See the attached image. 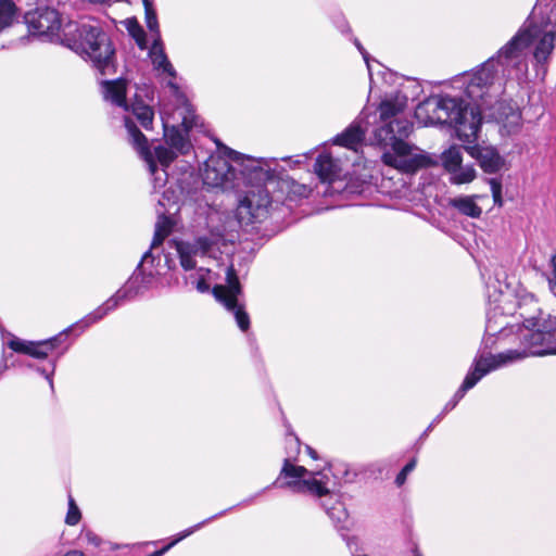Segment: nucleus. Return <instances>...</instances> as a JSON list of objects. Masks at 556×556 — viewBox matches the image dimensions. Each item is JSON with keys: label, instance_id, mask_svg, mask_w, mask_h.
Listing matches in <instances>:
<instances>
[{"label": "nucleus", "instance_id": "obj_42", "mask_svg": "<svg viewBox=\"0 0 556 556\" xmlns=\"http://www.w3.org/2000/svg\"><path fill=\"white\" fill-rule=\"evenodd\" d=\"M444 418V415L443 414H439L432 421L431 424L427 427V429L422 432V434L420 435V440L425 439L428 437L429 432L432 431V429L434 428L435 425H438L442 419Z\"/></svg>", "mask_w": 556, "mask_h": 556}, {"label": "nucleus", "instance_id": "obj_27", "mask_svg": "<svg viewBox=\"0 0 556 556\" xmlns=\"http://www.w3.org/2000/svg\"><path fill=\"white\" fill-rule=\"evenodd\" d=\"M451 174V182L455 185L468 184L476 177V170L472 165H459Z\"/></svg>", "mask_w": 556, "mask_h": 556}, {"label": "nucleus", "instance_id": "obj_5", "mask_svg": "<svg viewBox=\"0 0 556 556\" xmlns=\"http://www.w3.org/2000/svg\"><path fill=\"white\" fill-rule=\"evenodd\" d=\"M287 430L286 451L287 457L280 470V477L289 478L285 484L294 493L308 494L318 500L320 507L326 511L332 520L334 527L344 530L343 522L348 519V511L344 504L340 501L339 495L331 492L327 486L328 479L321 472L309 471L304 466H296L291 463L295 459L294 455L300 452V440L293 433L291 425L285 419Z\"/></svg>", "mask_w": 556, "mask_h": 556}, {"label": "nucleus", "instance_id": "obj_21", "mask_svg": "<svg viewBox=\"0 0 556 556\" xmlns=\"http://www.w3.org/2000/svg\"><path fill=\"white\" fill-rule=\"evenodd\" d=\"M227 510H222L208 518H206L205 520L184 530L182 532H180L177 538L172 541L169 544H167L166 546L162 547L161 549H157L153 553H151L149 556H163L168 549H170L176 543H178L179 541H181L182 539L189 536L190 534H192L194 531L201 529L203 526H205L206 523L219 518V517H223L224 514L226 513Z\"/></svg>", "mask_w": 556, "mask_h": 556}, {"label": "nucleus", "instance_id": "obj_6", "mask_svg": "<svg viewBox=\"0 0 556 556\" xmlns=\"http://www.w3.org/2000/svg\"><path fill=\"white\" fill-rule=\"evenodd\" d=\"M63 46L89 61L101 75L116 73L115 48L100 25L68 22Z\"/></svg>", "mask_w": 556, "mask_h": 556}, {"label": "nucleus", "instance_id": "obj_14", "mask_svg": "<svg viewBox=\"0 0 556 556\" xmlns=\"http://www.w3.org/2000/svg\"><path fill=\"white\" fill-rule=\"evenodd\" d=\"M186 111L187 115L182 117L180 126H168L167 122L163 119L164 137L167 146L181 155L191 151L192 143L189 139V131L199 126V116L194 114L193 109L187 105Z\"/></svg>", "mask_w": 556, "mask_h": 556}, {"label": "nucleus", "instance_id": "obj_33", "mask_svg": "<svg viewBox=\"0 0 556 556\" xmlns=\"http://www.w3.org/2000/svg\"><path fill=\"white\" fill-rule=\"evenodd\" d=\"M489 184H490V187H491L494 204L497 205V206H502L503 205V197H502V181H501V179H498V178H491L489 180Z\"/></svg>", "mask_w": 556, "mask_h": 556}, {"label": "nucleus", "instance_id": "obj_10", "mask_svg": "<svg viewBox=\"0 0 556 556\" xmlns=\"http://www.w3.org/2000/svg\"><path fill=\"white\" fill-rule=\"evenodd\" d=\"M217 147L219 154L211 155L204 164L203 184L212 188L239 191L237 166L227 155L225 146L217 142Z\"/></svg>", "mask_w": 556, "mask_h": 556}, {"label": "nucleus", "instance_id": "obj_40", "mask_svg": "<svg viewBox=\"0 0 556 556\" xmlns=\"http://www.w3.org/2000/svg\"><path fill=\"white\" fill-rule=\"evenodd\" d=\"M175 78H172L167 81V87L170 89L173 96H175L177 99H185L184 93L180 90V87L178 84L174 80Z\"/></svg>", "mask_w": 556, "mask_h": 556}, {"label": "nucleus", "instance_id": "obj_11", "mask_svg": "<svg viewBox=\"0 0 556 556\" xmlns=\"http://www.w3.org/2000/svg\"><path fill=\"white\" fill-rule=\"evenodd\" d=\"M29 34L42 41L60 42L63 45L66 25L62 27L60 13L49 7H39L24 16Z\"/></svg>", "mask_w": 556, "mask_h": 556}, {"label": "nucleus", "instance_id": "obj_34", "mask_svg": "<svg viewBox=\"0 0 556 556\" xmlns=\"http://www.w3.org/2000/svg\"><path fill=\"white\" fill-rule=\"evenodd\" d=\"M351 40L353 41L354 46L356 47V49L359 51V53L362 54L366 65H367V70H368V73H369V76L371 77L372 73H371V65H370V61H371V58L369 55V53L366 51V49L363 47V45L361 43V41L356 38V37H352Z\"/></svg>", "mask_w": 556, "mask_h": 556}, {"label": "nucleus", "instance_id": "obj_17", "mask_svg": "<svg viewBox=\"0 0 556 556\" xmlns=\"http://www.w3.org/2000/svg\"><path fill=\"white\" fill-rule=\"evenodd\" d=\"M149 58L151 59V63L154 71L159 72L160 74H166L170 78L177 77V72L167 58L161 38H154L152 46L149 50Z\"/></svg>", "mask_w": 556, "mask_h": 556}, {"label": "nucleus", "instance_id": "obj_4", "mask_svg": "<svg viewBox=\"0 0 556 556\" xmlns=\"http://www.w3.org/2000/svg\"><path fill=\"white\" fill-rule=\"evenodd\" d=\"M412 90H399L394 100H384L380 103L378 111L380 119L384 123L374 134V141L384 151L381 155L382 162L404 174H414L419 169L427 168L433 164L431 157L424 153H413V147L405 139L409 136L413 124L406 118L397 117L407 105L408 100H417L421 87L412 79Z\"/></svg>", "mask_w": 556, "mask_h": 556}, {"label": "nucleus", "instance_id": "obj_36", "mask_svg": "<svg viewBox=\"0 0 556 556\" xmlns=\"http://www.w3.org/2000/svg\"><path fill=\"white\" fill-rule=\"evenodd\" d=\"M333 23L336 25V27L342 33V34H350L351 33V27L348 23V21L345 20L344 16L342 15H338L334 17L333 20Z\"/></svg>", "mask_w": 556, "mask_h": 556}, {"label": "nucleus", "instance_id": "obj_19", "mask_svg": "<svg viewBox=\"0 0 556 556\" xmlns=\"http://www.w3.org/2000/svg\"><path fill=\"white\" fill-rule=\"evenodd\" d=\"M450 205L456 208L463 215L471 218H479L482 208L476 203L475 197L462 195L450 200Z\"/></svg>", "mask_w": 556, "mask_h": 556}, {"label": "nucleus", "instance_id": "obj_20", "mask_svg": "<svg viewBox=\"0 0 556 556\" xmlns=\"http://www.w3.org/2000/svg\"><path fill=\"white\" fill-rule=\"evenodd\" d=\"M130 111L141 127L151 130L154 119V110L152 106L144 104L142 101H136L131 104Z\"/></svg>", "mask_w": 556, "mask_h": 556}, {"label": "nucleus", "instance_id": "obj_43", "mask_svg": "<svg viewBox=\"0 0 556 556\" xmlns=\"http://www.w3.org/2000/svg\"><path fill=\"white\" fill-rule=\"evenodd\" d=\"M306 451L312 458H314V459L318 458L316 451L313 447H311L309 445L306 446Z\"/></svg>", "mask_w": 556, "mask_h": 556}, {"label": "nucleus", "instance_id": "obj_32", "mask_svg": "<svg viewBox=\"0 0 556 556\" xmlns=\"http://www.w3.org/2000/svg\"><path fill=\"white\" fill-rule=\"evenodd\" d=\"M416 464L417 458L414 457L401 469L395 477V484L397 486H402L406 482L407 476L415 469Z\"/></svg>", "mask_w": 556, "mask_h": 556}, {"label": "nucleus", "instance_id": "obj_46", "mask_svg": "<svg viewBox=\"0 0 556 556\" xmlns=\"http://www.w3.org/2000/svg\"><path fill=\"white\" fill-rule=\"evenodd\" d=\"M88 1L91 3H96V4H103V3H109L111 0H88Z\"/></svg>", "mask_w": 556, "mask_h": 556}, {"label": "nucleus", "instance_id": "obj_37", "mask_svg": "<svg viewBox=\"0 0 556 556\" xmlns=\"http://www.w3.org/2000/svg\"><path fill=\"white\" fill-rule=\"evenodd\" d=\"M552 275L548 277V287L553 294L556 296V255L552 257Z\"/></svg>", "mask_w": 556, "mask_h": 556}, {"label": "nucleus", "instance_id": "obj_44", "mask_svg": "<svg viewBox=\"0 0 556 556\" xmlns=\"http://www.w3.org/2000/svg\"><path fill=\"white\" fill-rule=\"evenodd\" d=\"M342 538L346 541L349 548L352 551V543L355 542V538H348L344 533H341Z\"/></svg>", "mask_w": 556, "mask_h": 556}, {"label": "nucleus", "instance_id": "obj_41", "mask_svg": "<svg viewBox=\"0 0 556 556\" xmlns=\"http://www.w3.org/2000/svg\"><path fill=\"white\" fill-rule=\"evenodd\" d=\"M13 357V354H4L2 355V358H1V362H0V376L10 367V366H14L15 363L14 362H11V364H9V361Z\"/></svg>", "mask_w": 556, "mask_h": 556}, {"label": "nucleus", "instance_id": "obj_38", "mask_svg": "<svg viewBox=\"0 0 556 556\" xmlns=\"http://www.w3.org/2000/svg\"><path fill=\"white\" fill-rule=\"evenodd\" d=\"M167 236H168V233L161 232L160 230H154L151 247L148 251H151L152 249L160 247Z\"/></svg>", "mask_w": 556, "mask_h": 556}, {"label": "nucleus", "instance_id": "obj_13", "mask_svg": "<svg viewBox=\"0 0 556 556\" xmlns=\"http://www.w3.org/2000/svg\"><path fill=\"white\" fill-rule=\"evenodd\" d=\"M314 172L323 184H327L323 193L327 197L336 194L361 193L353 185L346 182L342 176L341 162L334 159L329 152H321L314 164Z\"/></svg>", "mask_w": 556, "mask_h": 556}, {"label": "nucleus", "instance_id": "obj_12", "mask_svg": "<svg viewBox=\"0 0 556 556\" xmlns=\"http://www.w3.org/2000/svg\"><path fill=\"white\" fill-rule=\"evenodd\" d=\"M212 292L215 299L222 303L228 312L233 314L240 330H249L250 317L244 306L239 303V295L242 289L233 265L228 266L226 269V285H216L212 289Z\"/></svg>", "mask_w": 556, "mask_h": 556}, {"label": "nucleus", "instance_id": "obj_24", "mask_svg": "<svg viewBox=\"0 0 556 556\" xmlns=\"http://www.w3.org/2000/svg\"><path fill=\"white\" fill-rule=\"evenodd\" d=\"M142 3L144 7V18L148 29L155 35V38H161L157 15L153 7V0H142Z\"/></svg>", "mask_w": 556, "mask_h": 556}, {"label": "nucleus", "instance_id": "obj_1", "mask_svg": "<svg viewBox=\"0 0 556 556\" xmlns=\"http://www.w3.org/2000/svg\"><path fill=\"white\" fill-rule=\"evenodd\" d=\"M556 40L554 26L530 15L518 33L497 53L473 70L464 73L465 94L472 103L448 94L431 97L426 101L433 105L437 123L453 127L457 138L464 143L478 139L482 115L502 125L507 135L520 127L521 114L513 101L495 100L504 92L509 80L521 81L528 73L526 50L534 46L533 59L536 66L544 67L552 54ZM545 72V68H543Z\"/></svg>", "mask_w": 556, "mask_h": 556}, {"label": "nucleus", "instance_id": "obj_35", "mask_svg": "<svg viewBox=\"0 0 556 556\" xmlns=\"http://www.w3.org/2000/svg\"><path fill=\"white\" fill-rule=\"evenodd\" d=\"M154 230H160L161 232H165V233L169 235L170 230H172L170 219L166 215L161 214L155 223Z\"/></svg>", "mask_w": 556, "mask_h": 556}, {"label": "nucleus", "instance_id": "obj_2", "mask_svg": "<svg viewBox=\"0 0 556 556\" xmlns=\"http://www.w3.org/2000/svg\"><path fill=\"white\" fill-rule=\"evenodd\" d=\"M227 155L237 166L240 190H245L244 197L239 201L233 216L227 212L212 210L207 214L208 235L195 237L192 241L180 240L175 242L179 263L185 270L194 269L195 257L216 258L220 247L225 245L228 233L236 231V227L262 223L269 215L271 198L265 184L275 178V159H255L224 147Z\"/></svg>", "mask_w": 556, "mask_h": 556}, {"label": "nucleus", "instance_id": "obj_30", "mask_svg": "<svg viewBox=\"0 0 556 556\" xmlns=\"http://www.w3.org/2000/svg\"><path fill=\"white\" fill-rule=\"evenodd\" d=\"M81 518L80 510L78 506L76 505L74 498L70 495L68 496V510L65 517V522L68 526H75L79 522Z\"/></svg>", "mask_w": 556, "mask_h": 556}, {"label": "nucleus", "instance_id": "obj_23", "mask_svg": "<svg viewBox=\"0 0 556 556\" xmlns=\"http://www.w3.org/2000/svg\"><path fill=\"white\" fill-rule=\"evenodd\" d=\"M125 26L128 34L134 38L139 49H147V34L135 17L127 18Z\"/></svg>", "mask_w": 556, "mask_h": 556}, {"label": "nucleus", "instance_id": "obj_18", "mask_svg": "<svg viewBox=\"0 0 556 556\" xmlns=\"http://www.w3.org/2000/svg\"><path fill=\"white\" fill-rule=\"evenodd\" d=\"M366 130L363 128L362 123L354 121L341 134H338L333 139V143L356 150V148L364 141Z\"/></svg>", "mask_w": 556, "mask_h": 556}, {"label": "nucleus", "instance_id": "obj_3", "mask_svg": "<svg viewBox=\"0 0 556 556\" xmlns=\"http://www.w3.org/2000/svg\"><path fill=\"white\" fill-rule=\"evenodd\" d=\"M521 307V316L525 317V329L521 340L525 350H506L498 354L479 351L460 387L453 397L445 404L441 414L444 416L453 410L465 394L472 389L484 376L501 367L517 363L530 356H544L556 353V320L538 324L534 317Z\"/></svg>", "mask_w": 556, "mask_h": 556}, {"label": "nucleus", "instance_id": "obj_47", "mask_svg": "<svg viewBox=\"0 0 556 556\" xmlns=\"http://www.w3.org/2000/svg\"><path fill=\"white\" fill-rule=\"evenodd\" d=\"M413 556H422L416 548L414 549V555Z\"/></svg>", "mask_w": 556, "mask_h": 556}, {"label": "nucleus", "instance_id": "obj_39", "mask_svg": "<svg viewBox=\"0 0 556 556\" xmlns=\"http://www.w3.org/2000/svg\"><path fill=\"white\" fill-rule=\"evenodd\" d=\"M83 538L91 545L99 546L101 544V538L94 532L87 530L84 532Z\"/></svg>", "mask_w": 556, "mask_h": 556}, {"label": "nucleus", "instance_id": "obj_15", "mask_svg": "<svg viewBox=\"0 0 556 556\" xmlns=\"http://www.w3.org/2000/svg\"><path fill=\"white\" fill-rule=\"evenodd\" d=\"M463 149L478 161L480 167L485 173H497L504 166V159L496 149L492 147H481L477 143V140L472 143H466Z\"/></svg>", "mask_w": 556, "mask_h": 556}, {"label": "nucleus", "instance_id": "obj_9", "mask_svg": "<svg viewBox=\"0 0 556 556\" xmlns=\"http://www.w3.org/2000/svg\"><path fill=\"white\" fill-rule=\"evenodd\" d=\"M76 328H79L80 330L79 333L76 334L79 336L88 327H85L83 319H80L76 324L67 327L66 329L62 330L58 334L47 340L26 341L13 337L8 342V345L13 352L26 354L28 356L39 359L47 358L50 354H52L55 351L56 355L54 358H56L58 361L73 343V340L70 339V333L74 331V329Z\"/></svg>", "mask_w": 556, "mask_h": 556}, {"label": "nucleus", "instance_id": "obj_29", "mask_svg": "<svg viewBox=\"0 0 556 556\" xmlns=\"http://www.w3.org/2000/svg\"><path fill=\"white\" fill-rule=\"evenodd\" d=\"M333 476L336 478L342 479L345 483H351L356 478V472L350 470L348 464H338L333 467Z\"/></svg>", "mask_w": 556, "mask_h": 556}, {"label": "nucleus", "instance_id": "obj_28", "mask_svg": "<svg viewBox=\"0 0 556 556\" xmlns=\"http://www.w3.org/2000/svg\"><path fill=\"white\" fill-rule=\"evenodd\" d=\"M56 362H58L56 358H51L48 361L47 365H45V366H35L31 364H27V367L35 369L37 372L42 375L48 380L51 390H53L54 386H53L52 377L55 371Z\"/></svg>", "mask_w": 556, "mask_h": 556}, {"label": "nucleus", "instance_id": "obj_7", "mask_svg": "<svg viewBox=\"0 0 556 556\" xmlns=\"http://www.w3.org/2000/svg\"><path fill=\"white\" fill-rule=\"evenodd\" d=\"M155 256L151 251H146L136 269L128 280L103 304L83 318L85 327L98 323L110 312L116 309L128 301L143 295L155 282L157 271L154 269Z\"/></svg>", "mask_w": 556, "mask_h": 556}, {"label": "nucleus", "instance_id": "obj_31", "mask_svg": "<svg viewBox=\"0 0 556 556\" xmlns=\"http://www.w3.org/2000/svg\"><path fill=\"white\" fill-rule=\"evenodd\" d=\"M281 478H282V477H280V476H279V477L275 480V482H274L271 485H268V486H266L265 489L261 490L260 492H257V493H255V494H253V495L249 496L248 498L243 500V501H242V502H240L239 504H237V505H235V506H232V507L227 508V509H226L227 511H226L224 515H226L228 511L232 510V509H233V508H236V507H240V506L245 507V506H249V505L253 504V503L255 502V500H256V498H257L262 493H264L266 490L270 489L271 486H279V488H281V486H280V485H282V483H280V479H281ZM285 483H286V482H283V484H285Z\"/></svg>", "mask_w": 556, "mask_h": 556}, {"label": "nucleus", "instance_id": "obj_45", "mask_svg": "<svg viewBox=\"0 0 556 556\" xmlns=\"http://www.w3.org/2000/svg\"><path fill=\"white\" fill-rule=\"evenodd\" d=\"M64 556H85L80 551H70Z\"/></svg>", "mask_w": 556, "mask_h": 556}, {"label": "nucleus", "instance_id": "obj_8", "mask_svg": "<svg viewBox=\"0 0 556 556\" xmlns=\"http://www.w3.org/2000/svg\"><path fill=\"white\" fill-rule=\"evenodd\" d=\"M124 126L127 131L128 143L148 165L154 189L164 187L168 177L166 168L175 161L178 154L170 147L166 148L162 144L151 150L147 137L130 116H124Z\"/></svg>", "mask_w": 556, "mask_h": 556}, {"label": "nucleus", "instance_id": "obj_26", "mask_svg": "<svg viewBox=\"0 0 556 556\" xmlns=\"http://www.w3.org/2000/svg\"><path fill=\"white\" fill-rule=\"evenodd\" d=\"M210 274V269L201 267L195 274H191L187 281L200 293H206L210 291V283L207 282V275Z\"/></svg>", "mask_w": 556, "mask_h": 556}, {"label": "nucleus", "instance_id": "obj_22", "mask_svg": "<svg viewBox=\"0 0 556 556\" xmlns=\"http://www.w3.org/2000/svg\"><path fill=\"white\" fill-rule=\"evenodd\" d=\"M17 7L13 0H0V33L13 25Z\"/></svg>", "mask_w": 556, "mask_h": 556}, {"label": "nucleus", "instance_id": "obj_16", "mask_svg": "<svg viewBox=\"0 0 556 556\" xmlns=\"http://www.w3.org/2000/svg\"><path fill=\"white\" fill-rule=\"evenodd\" d=\"M127 83L123 78L102 80L101 91L105 101L111 102L113 105L129 111L126 100Z\"/></svg>", "mask_w": 556, "mask_h": 556}, {"label": "nucleus", "instance_id": "obj_25", "mask_svg": "<svg viewBox=\"0 0 556 556\" xmlns=\"http://www.w3.org/2000/svg\"><path fill=\"white\" fill-rule=\"evenodd\" d=\"M462 148L457 146L451 147L442 154V163L448 173L453 172L456 167H459V165H462Z\"/></svg>", "mask_w": 556, "mask_h": 556}]
</instances>
